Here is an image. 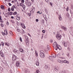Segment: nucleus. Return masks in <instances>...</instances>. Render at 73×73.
I'll list each match as a JSON object with an SVG mask.
<instances>
[{"label": "nucleus", "mask_w": 73, "mask_h": 73, "mask_svg": "<svg viewBox=\"0 0 73 73\" xmlns=\"http://www.w3.org/2000/svg\"><path fill=\"white\" fill-rule=\"evenodd\" d=\"M20 62H16V65L17 66H20Z\"/></svg>", "instance_id": "obj_11"}, {"label": "nucleus", "mask_w": 73, "mask_h": 73, "mask_svg": "<svg viewBox=\"0 0 73 73\" xmlns=\"http://www.w3.org/2000/svg\"><path fill=\"white\" fill-rule=\"evenodd\" d=\"M36 66H38V65H39V62H38V61L36 62Z\"/></svg>", "instance_id": "obj_19"}, {"label": "nucleus", "mask_w": 73, "mask_h": 73, "mask_svg": "<svg viewBox=\"0 0 73 73\" xmlns=\"http://www.w3.org/2000/svg\"><path fill=\"white\" fill-rule=\"evenodd\" d=\"M42 22L43 23H44V20L43 19L42 20Z\"/></svg>", "instance_id": "obj_48"}, {"label": "nucleus", "mask_w": 73, "mask_h": 73, "mask_svg": "<svg viewBox=\"0 0 73 73\" xmlns=\"http://www.w3.org/2000/svg\"><path fill=\"white\" fill-rule=\"evenodd\" d=\"M20 4V6L21 7V6L23 7V6H24V4H23L21 3Z\"/></svg>", "instance_id": "obj_36"}, {"label": "nucleus", "mask_w": 73, "mask_h": 73, "mask_svg": "<svg viewBox=\"0 0 73 73\" xmlns=\"http://www.w3.org/2000/svg\"><path fill=\"white\" fill-rule=\"evenodd\" d=\"M58 62H59L61 64H62V63H64L65 64V63H66V60H61L59 59L58 60Z\"/></svg>", "instance_id": "obj_2"}, {"label": "nucleus", "mask_w": 73, "mask_h": 73, "mask_svg": "<svg viewBox=\"0 0 73 73\" xmlns=\"http://www.w3.org/2000/svg\"><path fill=\"white\" fill-rule=\"evenodd\" d=\"M45 1L47 3H48V2H49V0H45Z\"/></svg>", "instance_id": "obj_45"}, {"label": "nucleus", "mask_w": 73, "mask_h": 73, "mask_svg": "<svg viewBox=\"0 0 73 73\" xmlns=\"http://www.w3.org/2000/svg\"><path fill=\"white\" fill-rule=\"evenodd\" d=\"M35 55L36 57H37L38 56V52L36 51V50H35Z\"/></svg>", "instance_id": "obj_16"}, {"label": "nucleus", "mask_w": 73, "mask_h": 73, "mask_svg": "<svg viewBox=\"0 0 73 73\" xmlns=\"http://www.w3.org/2000/svg\"><path fill=\"white\" fill-rule=\"evenodd\" d=\"M17 19V20H20V18L19 17H17L16 18Z\"/></svg>", "instance_id": "obj_22"}, {"label": "nucleus", "mask_w": 73, "mask_h": 73, "mask_svg": "<svg viewBox=\"0 0 73 73\" xmlns=\"http://www.w3.org/2000/svg\"><path fill=\"white\" fill-rule=\"evenodd\" d=\"M23 8L24 9H25V6L24 5L23 6Z\"/></svg>", "instance_id": "obj_44"}, {"label": "nucleus", "mask_w": 73, "mask_h": 73, "mask_svg": "<svg viewBox=\"0 0 73 73\" xmlns=\"http://www.w3.org/2000/svg\"><path fill=\"white\" fill-rule=\"evenodd\" d=\"M53 47L54 48H57V49H58L59 50H61V47L58 44H57V43L56 42H55L54 43V44L53 45Z\"/></svg>", "instance_id": "obj_1"}, {"label": "nucleus", "mask_w": 73, "mask_h": 73, "mask_svg": "<svg viewBox=\"0 0 73 73\" xmlns=\"http://www.w3.org/2000/svg\"><path fill=\"white\" fill-rule=\"evenodd\" d=\"M71 8H72V9H73V6H72L71 7Z\"/></svg>", "instance_id": "obj_64"}, {"label": "nucleus", "mask_w": 73, "mask_h": 73, "mask_svg": "<svg viewBox=\"0 0 73 73\" xmlns=\"http://www.w3.org/2000/svg\"><path fill=\"white\" fill-rule=\"evenodd\" d=\"M39 72H40V71H39V70H36V72H35V73H39Z\"/></svg>", "instance_id": "obj_34"}, {"label": "nucleus", "mask_w": 73, "mask_h": 73, "mask_svg": "<svg viewBox=\"0 0 73 73\" xmlns=\"http://www.w3.org/2000/svg\"><path fill=\"white\" fill-rule=\"evenodd\" d=\"M12 7H13V8H14V9H16V7H15V5H13V6Z\"/></svg>", "instance_id": "obj_32"}, {"label": "nucleus", "mask_w": 73, "mask_h": 73, "mask_svg": "<svg viewBox=\"0 0 73 73\" xmlns=\"http://www.w3.org/2000/svg\"><path fill=\"white\" fill-rule=\"evenodd\" d=\"M49 58L50 60H53V57H52L51 56H50L49 57Z\"/></svg>", "instance_id": "obj_20"}, {"label": "nucleus", "mask_w": 73, "mask_h": 73, "mask_svg": "<svg viewBox=\"0 0 73 73\" xmlns=\"http://www.w3.org/2000/svg\"><path fill=\"white\" fill-rule=\"evenodd\" d=\"M1 27H4V25L3 24H1Z\"/></svg>", "instance_id": "obj_42"}, {"label": "nucleus", "mask_w": 73, "mask_h": 73, "mask_svg": "<svg viewBox=\"0 0 73 73\" xmlns=\"http://www.w3.org/2000/svg\"><path fill=\"white\" fill-rule=\"evenodd\" d=\"M47 49H48V50H50V48H49V47H48Z\"/></svg>", "instance_id": "obj_59"}, {"label": "nucleus", "mask_w": 73, "mask_h": 73, "mask_svg": "<svg viewBox=\"0 0 73 73\" xmlns=\"http://www.w3.org/2000/svg\"><path fill=\"white\" fill-rule=\"evenodd\" d=\"M19 39H20V41H21V42H22L23 40H22V38H21V37H20Z\"/></svg>", "instance_id": "obj_29"}, {"label": "nucleus", "mask_w": 73, "mask_h": 73, "mask_svg": "<svg viewBox=\"0 0 73 73\" xmlns=\"http://www.w3.org/2000/svg\"><path fill=\"white\" fill-rule=\"evenodd\" d=\"M66 63H67V64H69V62L66 60Z\"/></svg>", "instance_id": "obj_58"}, {"label": "nucleus", "mask_w": 73, "mask_h": 73, "mask_svg": "<svg viewBox=\"0 0 73 73\" xmlns=\"http://www.w3.org/2000/svg\"><path fill=\"white\" fill-rule=\"evenodd\" d=\"M11 11H14V8L13 7H12L11 9Z\"/></svg>", "instance_id": "obj_38"}, {"label": "nucleus", "mask_w": 73, "mask_h": 73, "mask_svg": "<svg viewBox=\"0 0 73 73\" xmlns=\"http://www.w3.org/2000/svg\"><path fill=\"white\" fill-rule=\"evenodd\" d=\"M28 36H30V37H31V35L29 34V33L28 34Z\"/></svg>", "instance_id": "obj_54"}, {"label": "nucleus", "mask_w": 73, "mask_h": 73, "mask_svg": "<svg viewBox=\"0 0 73 73\" xmlns=\"http://www.w3.org/2000/svg\"><path fill=\"white\" fill-rule=\"evenodd\" d=\"M67 50H68V52L70 51V48H69V47H68L67 48Z\"/></svg>", "instance_id": "obj_24"}, {"label": "nucleus", "mask_w": 73, "mask_h": 73, "mask_svg": "<svg viewBox=\"0 0 73 73\" xmlns=\"http://www.w3.org/2000/svg\"><path fill=\"white\" fill-rule=\"evenodd\" d=\"M27 15H29V16H31V15H33V13H32V12H30V13L29 14V13H27Z\"/></svg>", "instance_id": "obj_12"}, {"label": "nucleus", "mask_w": 73, "mask_h": 73, "mask_svg": "<svg viewBox=\"0 0 73 73\" xmlns=\"http://www.w3.org/2000/svg\"><path fill=\"white\" fill-rule=\"evenodd\" d=\"M1 44L2 46H4V42H1Z\"/></svg>", "instance_id": "obj_31"}, {"label": "nucleus", "mask_w": 73, "mask_h": 73, "mask_svg": "<svg viewBox=\"0 0 73 73\" xmlns=\"http://www.w3.org/2000/svg\"><path fill=\"white\" fill-rule=\"evenodd\" d=\"M5 16L6 17H7L8 16H9V15H8V14L7 13H6L5 15Z\"/></svg>", "instance_id": "obj_21"}, {"label": "nucleus", "mask_w": 73, "mask_h": 73, "mask_svg": "<svg viewBox=\"0 0 73 73\" xmlns=\"http://www.w3.org/2000/svg\"><path fill=\"white\" fill-rule=\"evenodd\" d=\"M61 28H62L63 29H64L65 31H66L67 30V28H66L64 27V26H61Z\"/></svg>", "instance_id": "obj_9"}, {"label": "nucleus", "mask_w": 73, "mask_h": 73, "mask_svg": "<svg viewBox=\"0 0 73 73\" xmlns=\"http://www.w3.org/2000/svg\"><path fill=\"white\" fill-rule=\"evenodd\" d=\"M59 31L60 32H62V31L61 30H60Z\"/></svg>", "instance_id": "obj_63"}, {"label": "nucleus", "mask_w": 73, "mask_h": 73, "mask_svg": "<svg viewBox=\"0 0 73 73\" xmlns=\"http://www.w3.org/2000/svg\"><path fill=\"white\" fill-rule=\"evenodd\" d=\"M59 70V69H58V68L55 67L54 68V70L56 71V72H58V71H59L58 70Z\"/></svg>", "instance_id": "obj_14"}, {"label": "nucleus", "mask_w": 73, "mask_h": 73, "mask_svg": "<svg viewBox=\"0 0 73 73\" xmlns=\"http://www.w3.org/2000/svg\"><path fill=\"white\" fill-rule=\"evenodd\" d=\"M37 13H39V14L41 15V13H40V11H38L37 12Z\"/></svg>", "instance_id": "obj_33"}, {"label": "nucleus", "mask_w": 73, "mask_h": 73, "mask_svg": "<svg viewBox=\"0 0 73 73\" xmlns=\"http://www.w3.org/2000/svg\"><path fill=\"white\" fill-rule=\"evenodd\" d=\"M21 25L22 27H24V28H25V25H24V24H21Z\"/></svg>", "instance_id": "obj_25"}, {"label": "nucleus", "mask_w": 73, "mask_h": 73, "mask_svg": "<svg viewBox=\"0 0 73 73\" xmlns=\"http://www.w3.org/2000/svg\"><path fill=\"white\" fill-rule=\"evenodd\" d=\"M42 32L43 33H45V31L44 30H43L42 31Z\"/></svg>", "instance_id": "obj_50"}, {"label": "nucleus", "mask_w": 73, "mask_h": 73, "mask_svg": "<svg viewBox=\"0 0 73 73\" xmlns=\"http://www.w3.org/2000/svg\"><path fill=\"white\" fill-rule=\"evenodd\" d=\"M9 6H11L12 5V4H11V3H9Z\"/></svg>", "instance_id": "obj_52"}, {"label": "nucleus", "mask_w": 73, "mask_h": 73, "mask_svg": "<svg viewBox=\"0 0 73 73\" xmlns=\"http://www.w3.org/2000/svg\"><path fill=\"white\" fill-rule=\"evenodd\" d=\"M3 21L1 19V16H0V22H3Z\"/></svg>", "instance_id": "obj_23"}, {"label": "nucleus", "mask_w": 73, "mask_h": 73, "mask_svg": "<svg viewBox=\"0 0 73 73\" xmlns=\"http://www.w3.org/2000/svg\"><path fill=\"white\" fill-rule=\"evenodd\" d=\"M1 57H4V55L3 54V53H1Z\"/></svg>", "instance_id": "obj_28"}, {"label": "nucleus", "mask_w": 73, "mask_h": 73, "mask_svg": "<svg viewBox=\"0 0 73 73\" xmlns=\"http://www.w3.org/2000/svg\"><path fill=\"white\" fill-rule=\"evenodd\" d=\"M11 22L12 23H15V22H14V21L13 20H11Z\"/></svg>", "instance_id": "obj_43"}, {"label": "nucleus", "mask_w": 73, "mask_h": 73, "mask_svg": "<svg viewBox=\"0 0 73 73\" xmlns=\"http://www.w3.org/2000/svg\"><path fill=\"white\" fill-rule=\"evenodd\" d=\"M13 14L14 15H16L17 14V12H15L14 13H13Z\"/></svg>", "instance_id": "obj_37"}, {"label": "nucleus", "mask_w": 73, "mask_h": 73, "mask_svg": "<svg viewBox=\"0 0 73 73\" xmlns=\"http://www.w3.org/2000/svg\"><path fill=\"white\" fill-rule=\"evenodd\" d=\"M62 44L64 47H66L67 46V43H65V42H62Z\"/></svg>", "instance_id": "obj_10"}, {"label": "nucleus", "mask_w": 73, "mask_h": 73, "mask_svg": "<svg viewBox=\"0 0 73 73\" xmlns=\"http://www.w3.org/2000/svg\"><path fill=\"white\" fill-rule=\"evenodd\" d=\"M44 69H46V70H47V69H48V66L46 65L44 66Z\"/></svg>", "instance_id": "obj_17"}, {"label": "nucleus", "mask_w": 73, "mask_h": 73, "mask_svg": "<svg viewBox=\"0 0 73 73\" xmlns=\"http://www.w3.org/2000/svg\"><path fill=\"white\" fill-rule=\"evenodd\" d=\"M56 37L57 38V39H58V40H60L61 39V36L58 34H57V35L56 36Z\"/></svg>", "instance_id": "obj_4"}, {"label": "nucleus", "mask_w": 73, "mask_h": 73, "mask_svg": "<svg viewBox=\"0 0 73 73\" xmlns=\"http://www.w3.org/2000/svg\"><path fill=\"white\" fill-rule=\"evenodd\" d=\"M10 33V34H12V32H9Z\"/></svg>", "instance_id": "obj_62"}, {"label": "nucleus", "mask_w": 73, "mask_h": 73, "mask_svg": "<svg viewBox=\"0 0 73 73\" xmlns=\"http://www.w3.org/2000/svg\"><path fill=\"white\" fill-rule=\"evenodd\" d=\"M21 33H24V31L23 30H21Z\"/></svg>", "instance_id": "obj_47"}, {"label": "nucleus", "mask_w": 73, "mask_h": 73, "mask_svg": "<svg viewBox=\"0 0 73 73\" xmlns=\"http://www.w3.org/2000/svg\"><path fill=\"white\" fill-rule=\"evenodd\" d=\"M13 52H15V53H16V54H17H17H19V51H18L17 50H13Z\"/></svg>", "instance_id": "obj_13"}, {"label": "nucleus", "mask_w": 73, "mask_h": 73, "mask_svg": "<svg viewBox=\"0 0 73 73\" xmlns=\"http://www.w3.org/2000/svg\"><path fill=\"white\" fill-rule=\"evenodd\" d=\"M19 50L20 52H22V53H23V52H24V50L22 48H19Z\"/></svg>", "instance_id": "obj_18"}, {"label": "nucleus", "mask_w": 73, "mask_h": 73, "mask_svg": "<svg viewBox=\"0 0 73 73\" xmlns=\"http://www.w3.org/2000/svg\"><path fill=\"white\" fill-rule=\"evenodd\" d=\"M1 9H4V7L3 5H1Z\"/></svg>", "instance_id": "obj_35"}, {"label": "nucleus", "mask_w": 73, "mask_h": 73, "mask_svg": "<svg viewBox=\"0 0 73 73\" xmlns=\"http://www.w3.org/2000/svg\"><path fill=\"white\" fill-rule=\"evenodd\" d=\"M69 7H67V8L66 9V11H69Z\"/></svg>", "instance_id": "obj_27"}, {"label": "nucleus", "mask_w": 73, "mask_h": 73, "mask_svg": "<svg viewBox=\"0 0 73 73\" xmlns=\"http://www.w3.org/2000/svg\"><path fill=\"white\" fill-rule=\"evenodd\" d=\"M49 4L50 5V6H51V7H52V3H51V2H50Z\"/></svg>", "instance_id": "obj_39"}, {"label": "nucleus", "mask_w": 73, "mask_h": 73, "mask_svg": "<svg viewBox=\"0 0 73 73\" xmlns=\"http://www.w3.org/2000/svg\"><path fill=\"white\" fill-rule=\"evenodd\" d=\"M9 13L10 15H12V13H12V12H10Z\"/></svg>", "instance_id": "obj_46"}, {"label": "nucleus", "mask_w": 73, "mask_h": 73, "mask_svg": "<svg viewBox=\"0 0 73 73\" xmlns=\"http://www.w3.org/2000/svg\"><path fill=\"white\" fill-rule=\"evenodd\" d=\"M8 11H11V9H10L9 8L8 9Z\"/></svg>", "instance_id": "obj_56"}, {"label": "nucleus", "mask_w": 73, "mask_h": 73, "mask_svg": "<svg viewBox=\"0 0 73 73\" xmlns=\"http://www.w3.org/2000/svg\"><path fill=\"white\" fill-rule=\"evenodd\" d=\"M12 60L13 61L16 60V56L15 55H13L12 57Z\"/></svg>", "instance_id": "obj_6"}, {"label": "nucleus", "mask_w": 73, "mask_h": 73, "mask_svg": "<svg viewBox=\"0 0 73 73\" xmlns=\"http://www.w3.org/2000/svg\"><path fill=\"white\" fill-rule=\"evenodd\" d=\"M59 20L61 21V20H62V17H61V15H59Z\"/></svg>", "instance_id": "obj_15"}, {"label": "nucleus", "mask_w": 73, "mask_h": 73, "mask_svg": "<svg viewBox=\"0 0 73 73\" xmlns=\"http://www.w3.org/2000/svg\"><path fill=\"white\" fill-rule=\"evenodd\" d=\"M11 19H14V17L13 16H11Z\"/></svg>", "instance_id": "obj_60"}, {"label": "nucleus", "mask_w": 73, "mask_h": 73, "mask_svg": "<svg viewBox=\"0 0 73 73\" xmlns=\"http://www.w3.org/2000/svg\"><path fill=\"white\" fill-rule=\"evenodd\" d=\"M2 33L3 35V36L5 35H7V31L5 30V33H4V32H2Z\"/></svg>", "instance_id": "obj_7"}, {"label": "nucleus", "mask_w": 73, "mask_h": 73, "mask_svg": "<svg viewBox=\"0 0 73 73\" xmlns=\"http://www.w3.org/2000/svg\"><path fill=\"white\" fill-rule=\"evenodd\" d=\"M5 45H7V46H9V45L8 44V43L7 42H5Z\"/></svg>", "instance_id": "obj_26"}, {"label": "nucleus", "mask_w": 73, "mask_h": 73, "mask_svg": "<svg viewBox=\"0 0 73 73\" xmlns=\"http://www.w3.org/2000/svg\"><path fill=\"white\" fill-rule=\"evenodd\" d=\"M32 10L31 11V12H32V13L33 14V13L35 12V8L33 7V8L31 9Z\"/></svg>", "instance_id": "obj_5"}, {"label": "nucleus", "mask_w": 73, "mask_h": 73, "mask_svg": "<svg viewBox=\"0 0 73 73\" xmlns=\"http://www.w3.org/2000/svg\"><path fill=\"white\" fill-rule=\"evenodd\" d=\"M29 41V40H26V43H28V42Z\"/></svg>", "instance_id": "obj_41"}, {"label": "nucleus", "mask_w": 73, "mask_h": 73, "mask_svg": "<svg viewBox=\"0 0 73 73\" xmlns=\"http://www.w3.org/2000/svg\"><path fill=\"white\" fill-rule=\"evenodd\" d=\"M36 22H38V19H36Z\"/></svg>", "instance_id": "obj_49"}, {"label": "nucleus", "mask_w": 73, "mask_h": 73, "mask_svg": "<svg viewBox=\"0 0 73 73\" xmlns=\"http://www.w3.org/2000/svg\"><path fill=\"white\" fill-rule=\"evenodd\" d=\"M43 51H40V56L42 58H44L45 56H44V53L42 52Z\"/></svg>", "instance_id": "obj_3"}, {"label": "nucleus", "mask_w": 73, "mask_h": 73, "mask_svg": "<svg viewBox=\"0 0 73 73\" xmlns=\"http://www.w3.org/2000/svg\"><path fill=\"white\" fill-rule=\"evenodd\" d=\"M21 2L22 3H24V0H22Z\"/></svg>", "instance_id": "obj_51"}, {"label": "nucleus", "mask_w": 73, "mask_h": 73, "mask_svg": "<svg viewBox=\"0 0 73 73\" xmlns=\"http://www.w3.org/2000/svg\"><path fill=\"white\" fill-rule=\"evenodd\" d=\"M57 57H59V58H62V59H64V60H65V58L62 57H60V54H58L57 55Z\"/></svg>", "instance_id": "obj_8"}, {"label": "nucleus", "mask_w": 73, "mask_h": 73, "mask_svg": "<svg viewBox=\"0 0 73 73\" xmlns=\"http://www.w3.org/2000/svg\"><path fill=\"white\" fill-rule=\"evenodd\" d=\"M60 73H62V71H59Z\"/></svg>", "instance_id": "obj_57"}, {"label": "nucleus", "mask_w": 73, "mask_h": 73, "mask_svg": "<svg viewBox=\"0 0 73 73\" xmlns=\"http://www.w3.org/2000/svg\"><path fill=\"white\" fill-rule=\"evenodd\" d=\"M28 5L29 6H31V3L29 2L28 3Z\"/></svg>", "instance_id": "obj_30"}, {"label": "nucleus", "mask_w": 73, "mask_h": 73, "mask_svg": "<svg viewBox=\"0 0 73 73\" xmlns=\"http://www.w3.org/2000/svg\"><path fill=\"white\" fill-rule=\"evenodd\" d=\"M52 56L53 57H54V58H56V55H52Z\"/></svg>", "instance_id": "obj_40"}, {"label": "nucleus", "mask_w": 73, "mask_h": 73, "mask_svg": "<svg viewBox=\"0 0 73 73\" xmlns=\"http://www.w3.org/2000/svg\"><path fill=\"white\" fill-rule=\"evenodd\" d=\"M25 1L26 3H28V0H25Z\"/></svg>", "instance_id": "obj_53"}, {"label": "nucleus", "mask_w": 73, "mask_h": 73, "mask_svg": "<svg viewBox=\"0 0 73 73\" xmlns=\"http://www.w3.org/2000/svg\"><path fill=\"white\" fill-rule=\"evenodd\" d=\"M17 31L18 32H20V30H19V29H17Z\"/></svg>", "instance_id": "obj_55"}, {"label": "nucleus", "mask_w": 73, "mask_h": 73, "mask_svg": "<svg viewBox=\"0 0 73 73\" xmlns=\"http://www.w3.org/2000/svg\"><path fill=\"white\" fill-rule=\"evenodd\" d=\"M23 55H24V54H21V56H23Z\"/></svg>", "instance_id": "obj_61"}]
</instances>
